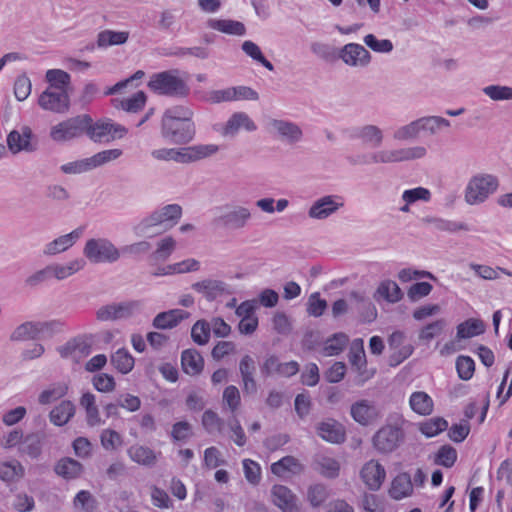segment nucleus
<instances>
[{
    "instance_id": "obj_2",
    "label": "nucleus",
    "mask_w": 512,
    "mask_h": 512,
    "mask_svg": "<svg viewBox=\"0 0 512 512\" xmlns=\"http://www.w3.org/2000/svg\"><path fill=\"white\" fill-rule=\"evenodd\" d=\"M500 187L497 175L477 172L469 177L463 190V199L468 206L484 204Z\"/></svg>"
},
{
    "instance_id": "obj_5",
    "label": "nucleus",
    "mask_w": 512,
    "mask_h": 512,
    "mask_svg": "<svg viewBox=\"0 0 512 512\" xmlns=\"http://www.w3.org/2000/svg\"><path fill=\"white\" fill-rule=\"evenodd\" d=\"M215 222L228 230H242L252 220V210L240 204H225L218 209Z\"/></svg>"
},
{
    "instance_id": "obj_34",
    "label": "nucleus",
    "mask_w": 512,
    "mask_h": 512,
    "mask_svg": "<svg viewBox=\"0 0 512 512\" xmlns=\"http://www.w3.org/2000/svg\"><path fill=\"white\" fill-rule=\"evenodd\" d=\"M431 197V191L422 186L404 190L401 195V199L404 205L399 208V211H401L402 213H409L410 206L412 204L418 201L429 202L431 200Z\"/></svg>"
},
{
    "instance_id": "obj_10",
    "label": "nucleus",
    "mask_w": 512,
    "mask_h": 512,
    "mask_svg": "<svg viewBox=\"0 0 512 512\" xmlns=\"http://www.w3.org/2000/svg\"><path fill=\"white\" fill-rule=\"evenodd\" d=\"M268 132L282 142L295 144L302 140L303 131L295 122L285 119H271L267 123Z\"/></svg>"
},
{
    "instance_id": "obj_47",
    "label": "nucleus",
    "mask_w": 512,
    "mask_h": 512,
    "mask_svg": "<svg viewBox=\"0 0 512 512\" xmlns=\"http://www.w3.org/2000/svg\"><path fill=\"white\" fill-rule=\"evenodd\" d=\"M420 134V126L417 118L407 124L397 127L393 131L392 138L397 142H406L417 139Z\"/></svg>"
},
{
    "instance_id": "obj_56",
    "label": "nucleus",
    "mask_w": 512,
    "mask_h": 512,
    "mask_svg": "<svg viewBox=\"0 0 512 512\" xmlns=\"http://www.w3.org/2000/svg\"><path fill=\"white\" fill-rule=\"evenodd\" d=\"M241 48H242V51L247 56L252 58L254 61L262 64L269 71L274 70L273 64L264 57L260 47L256 43H254L253 41H250V40H246L242 43Z\"/></svg>"
},
{
    "instance_id": "obj_51",
    "label": "nucleus",
    "mask_w": 512,
    "mask_h": 512,
    "mask_svg": "<svg viewBox=\"0 0 512 512\" xmlns=\"http://www.w3.org/2000/svg\"><path fill=\"white\" fill-rule=\"evenodd\" d=\"M128 37L129 33L126 31L104 30L98 34L97 45L101 48L121 45L126 43Z\"/></svg>"
},
{
    "instance_id": "obj_18",
    "label": "nucleus",
    "mask_w": 512,
    "mask_h": 512,
    "mask_svg": "<svg viewBox=\"0 0 512 512\" xmlns=\"http://www.w3.org/2000/svg\"><path fill=\"white\" fill-rule=\"evenodd\" d=\"M348 359L352 367L357 370L361 378V382H365L373 376V371L366 370L367 361L363 339L356 338L351 342Z\"/></svg>"
},
{
    "instance_id": "obj_32",
    "label": "nucleus",
    "mask_w": 512,
    "mask_h": 512,
    "mask_svg": "<svg viewBox=\"0 0 512 512\" xmlns=\"http://www.w3.org/2000/svg\"><path fill=\"white\" fill-rule=\"evenodd\" d=\"M127 454L133 462L142 466H154L158 460V454L154 450L139 444L130 446Z\"/></svg>"
},
{
    "instance_id": "obj_24",
    "label": "nucleus",
    "mask_w": 512,
    "mask_h": 512,
    "mask_svg": "<svg viewBox=\"0 0 512 512\" xmlns=\"http://www.w3.org/2000/svg\"><path fill=\"white\" fill-rule=\"evenodd\" d=\"M164 232L173 228L182 216V208L178 204H168L151 212Z\"/></svg>"
},
{
    "instance_id": "obj_17",
    "label": "nucleus",
    "mask_w": 512,
    "mask_h": 512,
    "mask_svg": "<svg viewBox=\"0 0 512 512\" xmlns=\"http://www.w3.org/2000/svg\"><path fill=\"white\" fill-rule=\"evenodd\" d=\"M39 106L54 113H65L69 108V96L66 90L47 88L38 99Z\"/></svg>"
},
{
    "instance_id": "obj_54",
    "label": "nucleus",
    "mask_w": 512,
    "mask_h": 512,
    "mask_svg": "<svg viewBox=\"0 0 512 512\" xmlns=\"http://www.w3.org/2000/svg\"><path fill=\"white\" fill-rule=\"evenodd\" d=\"M176 246V240L171 236H166L157 242L152 257L157 261H165L173 254Z\"/></svg>"
},
{
    "instance_id": "obj_62",
    "label": "nucleus",
    "mask_w": 512,
    "mask_h": 512,
    "mask_svg": "<svg viewBox=\"0 0 512 512\" xmlns=\"http://www.w3.org/2000/svg\"><path fill=\"white\" fill-rule=\"evenodd\" d=\"M191 338L198 345H205L210 339V325L205 320H198L191 329Z\"/></svg>"
},
{
    "instance_id": "obj_39",
    "label": "nucleus",
    "mask_w": 512,
    "mask_h": 512,
    "mask_svg": "<svg viewBox=\"0 0 512 512\" xmlns=\"http://www.w3.org/2000/svg\"><path fill=\"white\" fill-rule=\"evenodd\" d=\"M220 147L217 144H197L185 147L187 163L199 161L218 153Z\"/></svg>"
},
{
    "instance_id": "obj_53",
    "label": "nucleus",
    "mask_w": 512,
    "mask_h": 512,
    "mask_svg": "<svg viewBox=\"0 0 512 512\" xmlns=\"http://www.w3.org/2000/svg\"><path fill=\"white\" fill-rule=\"evenodd\" d=\"M447 325L446 320L438 319L423 326L418 334L420 341L429 343L435 337L441 335Z\"/></svg>"
},
{
    "instance_id": "obj_21",
    "label": "nucleus",
    "mask_w": 512,
    "mask_h": 512,
    "mask_svg": "<svg viewBox=\"0 0 512 512\" xmlns=\"http://www.w3.org/2000/svg\"><path fill=\"white\" fill-rule=\"evenodd\" d=\"M316 431L321 439L332 444L344 442L346 436L344 426L332 418L319 422Z\"/></svg>"
},
{
    "instance_id": "obj_3",
    "label": "nucleus",
    "mask_w": 512,
    "mask_h": 512,
    "mask_svg": "<svg viewBox=\"0 0 512 512\" xmlns=\"http://www.w3.org/2000/svg\"><path fill=\"white\" fill-rule=\"evenodd\" d=\"M188 74L177 69L153 74L148 82V87L155 93L171 96H187Z\"/></svg>"
},
{
    "instance_id": "obj_26",
    "label": "nucleus",
    "mask_w": 512,
    "mask_h": 512,
    "mask_svg": "<svg viewBox=\"0 0 512 512\" xmlns=\"http://www.w3.org/2000/svg\"><path fill=\"white\" fill-rule=\"evenodd\" d=\"M190 314L182 309H171L158 313L152 322L156 329L166 330L176 327L181 321L189 318Z\"/></svg>"
},
{
    "instance_id": "obj_42",
    "label": "nucleus",
    "mask_w": 512,
    "mask_h": 512,
    "mask_svg": "<svg viewBox=\"0 0 512 512\" xmlns=\"http://www.w3.org/2000/svg\"><path fill=\"white\" fill-rule=\"evenodd\" d=\"M425 224L431 225L435 229L439 231L455 233L458 231H468L469 228L465 223L456 222L448 219H443L440 217H425L422 220Z\"/></svg>"
},
{
    "instance_id": "obj_7",
    "label": "nucleus",
    "mask_w": 512,
    "mask_h": 512,
    "mask_svg": "<svg viewBox=\"0 0 512 512\" xmlns=\"http://www.w3.org/2000/svg\"><path fill=\"white\" fill-rule=\"evenodd\" d=\"M61 327L58 321H29L19 325L11 334L13 341L40 340L51 337Z\"/></svg>"
},
{
    "instance_id": "obj_35",
    "label": "nucleus",
    "mask_w": 512,
    "mask_h": 512,
    "mask_svg": "<svg viewBox=\"0 0 512 512\" xmlns=\"http://www.w3.org/2000/svg\"><path fill=\"white\" fill-rule=\"evenodd\" d=\"M409 406L413 412L421 416H428L434 410L432 398L423 391L413 392L409 398Z\"/></svg>"
},
{
    "instance_id": "obj_13",
    "label": "nucleus",
    "mask_w": 512,
    "mask_h": 512,
    "mask_svg": "<svg viewBox=\"0 0 512 512\" xmlns=\"http://www.w3.org/2000/svg\"><path fill=\"white\" fill-rule=\"evenodd\" d=\"M359 475L367 489L378 491L385 482L386 469L378 460L371 459L363 464Z\"/></svg>"
},
{
    "instance_id": "obj_50",
    "label": "nucleus",
    "mask_w": 512,
    "mask_h": 512,
    "mask_svg": "<svg viewBox=\"0 0 512 512\" xmlns=\"http://www.w3.org/2000/svg\"><path fill=\"white\" fill-rule=\"evenodd\" d=\"M192 288L203 294L208 300L215 299L219 294L224 291L223 284L216 280H202L192 284Z\"/></svg>"
},
{
    "instance_id": "obj_28",
    "label": "nucleus",
    "mask_w": 512,
    "mask_h": 512,
    "mask_svg": "<svg viewBox=\"0 0 512 512\" xmlns=\"http://www.w3.org/2000/svg\"><path fill=\"white\" fill-rule=\"evenodd\" d=\"M354 137L362 143L380 147L384 141L383 130L374 124H365L354 129Z\"/></svg>"
},
{
    "instance_id": "obj_20",
    "label": "nucleus",
    "mask_w": 512,
    "mask_h": 512,
    "mask_svg": "<svg viewBox=\"0 0 512 512\" xmlns=\"http://www.w3.org/2000/svg\"><path fill=\"white\" fill-rule=\"evenodd\" d=\"M32 130L28 126H22L20 129L12 130L7 135V146L12 154H18L22 151L30 152L34 150L31 143Z\"/></svg>"
},
{
    "instance_id": "obj_1",
    "label": "nucleus",
    "mask_w": 512,
    "mask_h": 512,
    "mask_svg": "<svg viewBox=\"0 0 512 512\" xmlns=\"http://www.w3.org/2000/svg\"><path fill=\"white\" fill-rule=\"evenodd\" d=\"M427 155V149L421 145L381 148L373 151L368 156L361 155L356 158H349L351 164L367 165V164H394L400 162H408L422 159Z\"/></svg>"
},
{
    "instance_id": "obj_63",
    "label": "nucleus",
    "mask_w": 512,
    "mask_h": 512,
    "mask_svg": "<svg viewBox=\"0 0 512 512\" xmlns=\"http://www.w3.org/2000/svg\"><path fill=\"white\" fill-rule=\"evenodd\" d=\"M123 154V151L119 148L107 149L100 151L91 156V162L93 164V168L96 169L100 166H103L107 163L113 162L119 159Z\"/></svg>"
},
{
    "instance_id": "obj_23",
    "label": "nucleus",
    "mask_w": 512,
    "mask_h": 512,
    "mask_svg": "<svg viewBox=\"0 0 512 512\" xmlns=\"http://www.w3.org/2000/svg\"><path fill=\"white\" fill-rule=\"evenodd\" d=\"M403 296L404 294L399 285L391 279L381 280L373 293L375 301H385L389 304L400 302Z\"/></svg>"
},
{
    "instance_id": "obj_14",
    "label": "nucleus",
    "mask_w": 512,
    "mask_h": 512,
    "mask_svg": "<svg viewBox=\"0 0 512 512\" xmlns=\"http://www.w3.org/2000/svg\"><path fill=\"white\" fill-rule=\"evenodd\" d=\"M83 227H78L67 234L60 235L46 243L42 253L44 256L51 257L68 251L82 237Z\"/></svg>"
},
{
    "instance_id": "obj_11",
    "label": "nucleus",
    "mask_w": 512,
    "mask_h": 512,
    "mask_svg": "<svg viewBox=\"0 0 512 512\" xmlns=\"http://www.w3.org/2000/svg\"><path fill=\"white\" fill-rule=\"evenodd\" d=\"M344 206L342 197L325 195L316 199L309 207L307 214L312 220H325L334 215Z\"/></svg>"
},
{
    "instance_id": "obj_27",
    "label": "nucleus",
    "mask_w": 512,
    "mask_h": 512,
    "mask_svg": "<svg viewBox=\"0 0 512 512\" xmlns=\"http://www.w3.org/2000/svg\"><path fill=\"white\" fill-rule=\"evenodd\" d=\"M413 483L407 472L397 474L391 481L389 495L394 500H402L413 494Z\"/></svg>"
},
{
    "instance_id": "obj_57",
    "label": "nucleus",
    "mask_w": 512,
    "mask_h": 512,
    "mask_svg": "<svg viewBox=\"0 0 512 512\" xmlns=\"http://www.w3.org/2000/svg\"><path fill=\"white\" fill-rule=\"evenodd\" d=\"M46 80L53 90H66L70 83V75L61 69H50L46 72Z\"/></svg>"
},
{
    "instance_id": "obj_33",
    "label": "nucleus",
    "mask_w": 512,
    "mask_h": 512,
    "mask_svg": "<svg viewBox=\"0 0 512 512\" xmlns=\"http://www.w3.org/2000/svg\"><path fill=\"white\" fill-rule=\"evenodd\" d=\"M420 132L429 135H436L442 131L448 130L451 127V122L438 115H429L418 118Z\"/></svg>"
},
{
    "instance_id": "obj_41",
    "label": "nucleus",
    "mask_w": 512,
    "mask_h": 512,
    "mask_svg": "<svg viewBox=\"0 0 512 512\" xmlns=\"http://www.w3.org/2000/svg\"><path fill=\"white\" fill-rule=\"evenodd\" d=\"M302 465L292 456H286L271 465V472L278 477H286L288 473L298 474Z\"/></svg>"
},
{
    "instance_id": "obj_8",
    "label": "nucleus",
    "mask_w": 512,
    "mask_h": 512,
    "mask_svg": "<svg viewBox=\"0 0 512 512\" xmlns=\"http://www.w3.org/2000/svg\"><path fill=\"white\" fill-rule=\"evenodd\" d=\"M85 133L93 142H111L125 137L128 129L110 119L93 122L90 117V121L85 127Z\"/></svg>"
},
{
    "instance_id": "obj_46",
    "label": "nucleus",
    "mask_w": 512,
    "mask_h": 512,
    "mask_svg": "<svg viewBox=\"0 0 512 512\" xmlns=\"http://www.w3.org/2000/svg\"><path fill=\"white\" fill-rule=\"evenodd\" d=\"M111 364L122 374H128L134 368V357L125 348L118 349L111 356Z\"/></svg>"
},
{
    "instance_id": "obj_40",
    "label": "nucleus",
    "mask_w": 512,
    "mask_h": 512,
    "mask_svg": "<svg viewBox=\"0 0 512 512\" xmlns=\"http://www.w3.org/2000/svg\"><path fill=\"white\" fill-rule=\"evenodd\" d=\"M82 471V464L68 457L60 459L55 466L56 474L65 479L77 478L81 475Z\"/></svg>"
},
{
    "instance_id": "obj_61",
    "label": "nucleus",
    "mask_w": 512,
    "mask_h": 512,
    "mask_svg": "<svg viewBox=\"0 0 512 512\" xmlns=\"http://www.w3.org/2000/svg\"><path fill=\"white\" fill-rule=\"evenodd\" d=\"M483 93L493 101L512 100V87L505 85H488Z\"/></svg>"
},
{
    "instance_id": "obj_60",
    "label": "nucleus",
    "mask_w": 512,
    "mask_h": 512,
    "mask_svg": "<svg viewBox=\"0 0 512 512\" xmlns=\"http://www.w3.org/2000/svg\"><path fill=\"white\" fill-rule=\"evenodd\" d=\"M100 442L105 450L113 451L122 446L123 438L113 429H104L100 434Z\"/></svg>"
},
{
    "instance_id": "obj_44",
    "label": "nucleus",
    "mask_w": 512,
    "mask_h": 512,
    "mask_svg": "<svg viewBox=\"0 0 512 512\" xmlns=\"http://www.w3.org/2000/svg\"><path fill=\"white\" fill-rule=\"evenodd\" d=\"M485 331V325L482 320L470 318L457 326L456 336L458 339H468L478 336Z\"/></svg>"
},
{
    "instance_id": "obj_6",
    "label": "nucleus",
    "mask_w": 512,
    "mask_h": 512,
    "mask_svg": "<svg viewBox=\"0 0 512 512\" xmlns=\"http://www.w3.org/2000/svg\"><path fill=\"white\" fill-rule=\"evenodd\" d=\"M84 256L94 264L114 263L120 259L119 249L107 238H91L83 247Z\"/></svg>"
},
{
    "instance_id": "obj_12",
    "label": "nucleus",
    "mask_w": 512,
    "mask_h": 512,
    "mask_svg": "<svg viewBox=\"0 0 512 512\" xmlns=\"http://www.w3.org/2000/svg\"><path fill=\"white\" fill-rule=\"evenodd\" d=\"M193 134L194 129L191 122L162 119V135L171 142L186 143L192 139Z\"/></svg>"
},
{
    "instance_id": "obj_36",
    "label": "nucleus",
    "mask_w": 512,
    "mask_h": 512,
    "mask_svg": "<svg viewBox=\"0 0 512 512\" xmlns=\"http://www.w3.org/2000/svg\"><path fill=\"white\" fill-rule=\"evenodd\" d=\"M75 414V405L69 400L61 401L49 413L50 422L56 426L67 424Z\"/></svg>"
},
{
    "instance_id": "obj_9",
    "label": "nucleus",
    "mask_w": 512,
    "mask_h": 512,
    "mask_svg": "<svg viewBox=\"0 0 512 512\" xmlns=\"http://www.w3.org/2000/svg\"><path fill=\"white\" fill-rule=\"evenodd\" d=\"M90 121L87 114L69 118L51 127L50 137L55 142H66L85 133V127Z\"/></svg>"
},
{
    "instance_id": "obj_19",
    "label": "nucleus",
    "mask_w": 512,
    "mask_h": 512,
    "mask_svg": "<svg viewBox=\"0 0 512 512\" xmlns=\"http://www.w3.org/2000/svg\"><path fill=\"white\" fill-rule=\"evenodd\" d=\"M271 501L282 512H299L297 496L284 485H274L271 488Z\"/></svg>"
},
{
    "instance_id": "obj_25",
    "label": "nucleus",
    "mask_w": 512,
    "mask_h": 512,
    "mask_svg": "<svg viewBox=\"0 0 512 512\" xmlns=\"http://www.w3.org/2000/svg\"><path fill=\"white\" fill-rule=\"evenodd\" d=\"M48 265L52 279L62 281L83 270L86 261L83 258H74L65 263L54 262Z\"/></svg>"
},
{
    "instance_id": "obj_16",
    "label": "nucleus",
    "mask_w": 512,
    "mask_h": 512,
    "mask_svg": "<svg viewBox=\"0 0 512 512\" xmlns=\"http://www.w3.org/2000/svg\"><path fill=\"white\" fill-rule=\"evenodd\" d=\"M240 130L254 132L257 130L255 121L245 112H234L219 129L223 137H234Z\"/></svg>"
},
{
    "instance_id": "obj_4",
    "label": "nucleus",
    "mask_w": 512,
    "mask_h": 512,
    "mask_svg": "<svg viewBox=\"0 0 512 512\" xmlns=\"http://www.w3.org/2000/svg\"><path fill=\"white\" fill-rule=\"evenodd\" d=\"M405 419L402 415H391L386 424L379 428L372 437V445L381 454L393 452L403 439Z\"/></svg>"
},
{
    "instance_id": "obj_15",
    "label": "nucleus",
    "mask_w": 512,
    "mask_h": 512,
    "mask_svg": "<svg viewBox=\"0 0 512 512\" xmlns=\"http://www.w3.org/2000/svg\"><path fill=\"white\" fill-rule=\"evenodd\" d=\"M339 57L346 65L355 68L367 67L371 62L370 52L357 43L344 45L340 50Z\"/></svg>"
},
{
    "instance_id": "obj_64",
    "label": "nucleus",
    "mask_w": 512,
    "mask_h": 512,
    "mask_svg": "<svg viewBox=\"0 0 512 512\" xmlns=\"http://www.w3.org/2000/svg\"><path fill=\"white\" fill-rule=\"evenodd\" d=\"M204 100L209 104L233 102L232 86L208 91Z\"/></svg>"
},
{
    "instance_id": "obj_31",
    "label": "nucleus",
    "mask_w": 512,
    "mask_h": 512,
    "mask_svg": "<svg viewBox=\"0 0 512 512\" xmlns=\"http://www.w3.org/2000/svg\"><path fill=\"white\" fill-rule=\"evenodd\" d=\"M132 231L139 238H152L164 233L153 214L150 213L133 225Z\"/></svg>"
},
{
    "instance_id": "obj_59",
    "label": "nucleus",
    "mask_w": 512,
    "mask_h": 512,
    "mask_svg": "<svg viewBox=\"0 0 512 512\" xmlns=\"http://www.w3.org/2000/svg\"><path fill=\"white\" fill-rule=\"evenodd\" d=\"M64 174H81L94 170L91 157L75 160L60 166Z\"/></svg>"
},
{
    "instance_id": "obj_49",
    "label": "nucleus",
    "mask_w": 512,
    "mask_h": 512,
    "mask_svg": "<svg viewBox=\"0 0 512 512\" xmlns=\"http://www.w3.org/2000/svg\"><path fill=\"white\" fill-rule=\"evenodd\" d=\"M151 156L158 161H174L177 163H187L184 148H159L151 152Z\"/></svg>"
},
{
    "instance_id": "obj_55",
    "label": "nucleus",
    "mask_w": 512,
    "mask_h": 512,
    "mask_svg": "<svg viewBox=\"0 0 512 512\" xmlns=\"http://www.w3.org/2000/svg\"><path fill=\"white\" fill-rule=\"evenodd\" d=\"M457 460V451L450 445L441 446L433 455V462L445 468H451Z\"/></svg>"
},
{
    "instance_id": "obj_30",
    "label": "nucleus",
    "mask_w": 512,
    "mask_h": 512,
    "mask_svg": "<svg viewBox=\"0 0 512 512\" xmlns=\"http://www.w3.org/2000/svg\"><path fill=\"white\" fill-rule=\"evenodd\" d=\"M314 470L321 476L329 479H334L339 476L340 462L329 455L320 454L315 457Z\"/></svg>"
},
{
    "instance_id": "obj_37",
    "label": "nucleus",
    "mask_w": 512,
    "mask_h": 512,
    "mask_svg": "<svg viewBox=\"0 0 512 512\" xmlns=\"http://www.w3.org/2000/svg\"><path fill=\"white\" fill-rule=\"evenodd\" d=\"M181 364L184 372L193 376L203 370L204 360L197 350L187 349L182 352Z\"/></svg>"
},
{
    "instance_id": "obj_22",
    "label": "nucleus",
    "mask_w": 512,
    "mask_h": 512,
    "mask_svg": "<svg viewBox=\"0 0 512 512\" xmlns=\"http://www.w3.org/2000/svg\"><path fill=\"white\" fill-rule=\"evenodd\" d=\"M351 417L362 426H368L379 418L377 408L368 400H359L351 405Z\"/></svg>"
},
{
    "instance_id": "obj_45",
    "label": "nucleus",
    "mask_w": 512,
    "mask_h": 512,
    "mask_svg": "<svg viewBox=\"0 0 512 512\" xmlns=\"http://www.w3.org/2000/svg\"><path fill=\"white\" fill-rule=\"evenodd\" d=\"M25 474L24 466L17 460L0 463V479L4 482H15Z\"/></svg>"
},
{
    "instance_id": "obj_58",
    "label": "nucleus",
    "mask_w": 512,
    "mask_h": 512,
    "mask_svg": "<svg viewBox=\"0 0 512 512\" xmlns=\"http://www.w3.org/2000/svg\"><path fill=\"white\" fill-rule=\"evenodd\" d=\"M329 493L323 484H312L307 489V501L313 508H318L328 499Z\"/></svg>"
},
{
    "instance_id": "obj_48",
    "label": "nucleus",
    "mask_w": 512,
    "mask_h": 512,
    "mask_svg": "<svg viewBox=\"0 0 512 512\" xmlns=\"http://www.w3.org/2000/svg\"><path fill=\"white\" fill-rule=\"evenodd\" d=\"M448 427V422L442 417H433L418 424L419 431L427 438H432Z\"/></svg>"
},
{
    "instance_id": "obj_52",
    "label": "nucleus",
    "mask_w": 512,
    "mask_h": 512,
    "mask_svg": "<svg viewBox=\"0 0 512 512\" xmlns=\"http://www.w3.org/2000/svg\"><path fill=\"white\" fill-rule=\"evenodd\" d=\"M68 386L65 383H55L44 389L38 396L42 405L50 404L67 394Z\"/></svg>"
},
{
    "instance_id": "obj_43",
    "label": "nucleus",
    "mask_w": 512,
    "mask_h": 512,
    "mask_svg": "<svg viewBox=\"0 0 512 512\" xmlns=\"http://www.w3.org/2000/svg\"><path fill=\"white\" fill-rule=\"evenodd\" d=\"M146 103V95L143 91H138L131 97L126 99H115L113 105L117 109H122L129 113H136L140 111Z\"/></svg>"
},
{
    "instance_id": "obj_38",
    "label": "nucleus",
    "mask_w": 512,
    "mask_h": 512,
    "mask_svg": "<svg viewBox=\"0 0 512 512\" xmlns=\"http://www.w3.org/2000/svg\"><path fill=\"white\" fill-rule=\"evenodd\" d=\"M349 337L343 332H338L328 337L322 346L321 353L323 356H337L348 345Z\"/></svg>"
},
{
    "instance_id": "obj_29",
    "label": "nucleus",
    "mask_w": 512,
    "mask_h": 512,
    "mask_svg": "<svg viewBox=\"0 0 512 512\" xmlns=\"http://www.w3.org/2000/svg\"><path fill=\"white\" fill-rule=\"evenodd\" d=\"M206 24L208 28L227 35L243 36L246 34L245 25L240 21L210 18Z\"/></svg>"
}]
</instances>
